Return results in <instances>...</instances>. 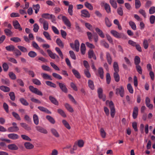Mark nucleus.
<instances>
[{
  "label": "nucleus",
  "mask_w": 155,
  "mask_h": 155,
  "mask_svg": "<svg viewBox=\"0 0 155 155\" xmlns=\"http://www.w3.org/2000/svg\"><path fill=\"white\" fill-rule=\"evenodd\" d=\"M107 104H109V106L110 110V115L112 117H114L115 113V110L114 108V104L112 101H107L106 102Z\"/></svg>",
  "instance_id": "nucleus-1"
},
{
  "label": "nucleus",
  "mask_w": 155,
  "mask_h": 155,
  "mask_svg": "<svg viewBox=\"0 0 155 155\" xmlns=\"http://www.w3.org/2000/svg\"><path fill=\"white\" fill-rule=\"evenodd\" d=\"M41 16L45 19H51V21L52 22H54L56 20L55 16L52 14L50 15L48 13H44Z\"/></svg>",
  "instance_id": "nucleus-2"
},
{
  "label": "nucleus",
  "mask_w": 155,
  "mask_h": 155,
  "mask_svg": "<svg viewBox=\"0 0 155 155\" xmlns=\"http://www.w3.org/2000/svg\"><path fill=\"white\" fill-rule=\"evenodd\" d=\"M124 87L123 86H120L116 89V94L117 95H119L121 97H122L124 96Z\"/></svg>",
  "instance_id": "nucleus-3"
},
{
  "label": "nucleus",
  "mask_w": 155,
  "mask_h": 155,
  "mask_svg": "<svg viewBox=\"0 0 155 155\" xmlns=\"http://www.w3.org/2000/svg\"><path fill=\"white\" fill-rule=\"evenodd\" d=\"M70 46L73 49L74 48L76 51L78 52L79 50L80 44L79 41L76 40L74 41V44L73 43H70Z\"/></svg>",
  "instance_id": "nucleus-4"
},
{
  "label": "nucleus",
  "mask_w": 155,
  "mask_h": 155,
  "mask_svg": "<svg viewBox=\"0 0 155 155\" xmlns=\"http://www.w3.org/2000/svg\"><path fill=\"white\" fill-rule=\"evenodd\" d=\"M56 83L58 84L62 92L65 93H67L68 92V89L66 87L65 84L64 83H61L58 81H57Z\"/></svg>",
  "instance_id": "nucleus-5"
},
{
  "label": "nucleus",
  "mask_w": 155,
  "mask_h": 155,
  "mask_svg": "<svg viewBox=\"0 0 155 155\" xmlns=\"http://www.w3.org/2000/svg\"><path fill=\"white\" fill-rule=\"evenodd\" d=\"M29 89L32 92L40 96H42L43 94L41 91L36 88H35L32 86H30L29 87Z\"/></svg>",
  "instance_id": "nucleus-6"
},
{
  "label": "nucleus",
  "mask_w": 155,
  "mask_h": 155,
  "mask_svg": "<svg viewBox=\"0 0 155 155\" xmlns=\"http://www.w3.org/2000/svg\"><path fill=\"white\" fill-rule=\"evenodd\" d=\"M47 52L49 57L52 59H59V56L55 53H53L50 50L48 49Z\"/></svg>",
  "instance_id": "nucleus-7"
},
{
  "label": "nucleus",
  "mask_w": 155,
  "mask_h": 155,
  "mask_svg": "<svg viewBox=\"0 0 155 155\" xmlns=\"http://www.w3.org/2000/svg\"><path fill=\"white\" fill-rule=\"evenodd\" d=\"M97 93L98 97L100 99H102L103 101H104L106 100V96L103 94V90L101 88H99L97 90Z\"/></svg>",
  "instance_id": "nucleus-8"
},
{
  "label": "nucleus",
  "mask_w": 155,
  "mask_h": 155,
  "mask_svg": "<svg viewBox=\"0 0 155 155\" xmlns=\"http://www.w3.org/2000/svg\"><path fill=\"white\" fill-rule=\"evenodd\" d=\"M35 128L38 131L41 133L44 134L48 133V131L47 130L41 126H36Z\"/></svg>",
  "instance_id": "nucleus-9"
},
{
  "label": "nucleus",
  "mask_w": 155,
  "mask_h": 155,
  "mask_svg": "<svg viewBox=\"0 0 155 155\" xmlns=\"http://www.w3.org/2000/svg\"><path fill=\"white\" fill-rule=\"evenodd\" d=\"M13 25L15 29H18L19 31H21L22 30V28L21 27L18 21L16 20L13 21Z\"/></svg>",
  "instance_id": "nucleus-10"
},
{
  "label": "nucleus",
  "mask_w": 155,
  "mask_h": 155,
  "mask_svg": "<svg viewBox=\"0 0 155 155\" xmlns=\"http://www.w3.org/2000/svg\"><path fill=\"white\" fill-rule=\"evenodd\" d=\"M62 19L65 24L68 27H70L71 23L68 19L65 16H62Z\"/></svg>",
  "instance_id": "nucleus-11"
},
{
  "label": "nucleus",
  "mask_w": 155,
  "mask_h": 155,
  "mask_svg": "<svg viewBox=\"0 0 155 155\" xmlns=\"http://www.w3.org/2000/svg\"><path fill=\"white\" fill-rule=\"evenodd\" d=\"M7 147L9 150H16L18 149V147L14 143L8 145Z\"/></svg>",
  "instance_id": "nucleus-12"
},
{
  "label": "nucleus",
  "mask_w": 155,
  "mask_h": 155,
  "mask_svg": "<svg viewBox=\"0 0 155 155\" xmlns=\"http://www.w3.org/2000/svg\"><path fill=\"white\" fill-rule=\"evenodd\" d=\"M8 137L9 138L13 140H17L19 137V136L17 134L14 133L10 134H8Z\"/></svg>",
  "instance_id": "nucleus-13"
},
{
  "label": "nucleus",
  "mask_w": 155,
  "mask_h": 155,
  "mask_svg": "<svg viewBox=\"0 0 155 155\" xmlns=\"http://www.w3.org/2000/svg\"><path fill=\"white\" fill-rule=\"evenodd\" d=\"M81 13L82 16L85 18H89L90 17V14L87 10L84 9L81 10Z\"/></svg>",
  "instance_id": "nucleus-14"
},
{
  "label": "nucleus",
  "mask_w": 155,
  "mask_h": 155,
  "mask_svg": "<svg viewBox=\"0 0 155 155\" xmlns=\"http://www.w3.org/2000/svg\"><path fill=\"white\" fill-rule=\"evenodd\" d=\"M88 57L89 58H93L94 60L96 59V57L95 55L94 54L93 51L91 49L89 50L88 52Z\"/></svg>",
  "instance_id": "nucleus-15"
},
{
  "label": "nucleus",
  "mask_w": 155,
  "mask_h": 155,
  "mask_svg": "<svg viewBox=\"0 0 155 155\" xmlns=\"http://www.w3.org/2000/svg\"><path fill=\"white\" fill-rule=\"evenodd\" d=\"M19 129L17 126H13L8 128L7 130L9 132H15L18 131Z\"/></svg>",
  "instance_id": "nucleus-16"
},
{
  "label": "nucleus",
  "mask_w": 155,
  "mask_h": 155,
  "mask_svg": "<svg viewBox=\"0 0 155 155\" xmlns=\"http://www.w3.org/2000/svg\"><path fill=\"white\" fill-rule=\"evenodd\" d=\"M138 109L137 107L134 108L132 114V116L134 119H135L137 117L138 115Z\"/></svg>",
  "instance_id": "nucleus-17"
},
{
  "label": "nucleus",
  "mask_w": 155,
  "mask_h": 155,
  "mask_svg": "<svg viewBox=\"0 0 155 155\" xmlns=\"http://www.w3.org/2000/svg\"><path fill=\"white\" fill-rule=\"evenodd\" d=\"M72 72L75 77L77 79H79L81 78L80 73L77 70L74 69H72Z\"/></svg>",
  "instance_id": "nucleus-18"
},
{
  "label": "nucleus",
  "mask_w": 155,
  "mask_h": 155,
  "mask_svg": "<svg viewBox=\"0 0 155 155\" xmlns=\"http://www.w3.org/2000/svg\"><path fill=\"white\" fill-rule=\"evenodd\" d=\"M106 58L107 62L108 64L110 65L112 63V58L110 54L108 52H106Z\"/></svg>",
  "instance_id": "nucleus-19"
},
{
  "label": "nucleus",
  "mask_w": 155,
  "mask_h": 155,
  "mask_svg": "<svg viewBox=\"0 0 155 155\" xmlns=\"http://www.w3.org/2000/svg\"><path fill=\"white\" fill-rule=\"evenodd\" d=\"M38 108L40 111L46 113L48 114H51V112L47 108L41 106H39Z\"/></svg>",
  "instance_id": "nucleus-20"
},
{
  "label": "nucleus",
  "mask_w": 155,
  "mask_h": 155,
  "mask_svg": "<svg viewBox=\"0 0 155 155\" xmlns=\"http://www.w3.org/2000/svg\"><path fill=\"white\" fill-rule=\"evenodd\" d=\"M41 74L42 77L43 78V79H45L48 80H52L51 76L47 74L42 73Z\"/></svg>",
  "instance_id": "nucleus-21"
},
{
  "label": "nucleus",
  "mask_w": 155,
  "mask_h": 155,
  "mask_svg": "<svg viewBox=\"0 0 155 155\" xmlns=\"http://www.w3.org/2000/svg\"><path fill=\"white\" fill-rule=\"evenodd\" d=\"M24 145L25 148L27 149H31L34 147V146L32 144L28 142L25 143Z\"/></svg>",
  "instance_id": "nucleus-22"
},
{
  "label": "nucleus",
  "mask_w": 155,
  "mask_h": 155,
  "mask_svg": "<svg viewBox=\"0 0 155 155\" xmlns=\"http://www.w3.org/2000/svg\"><path fill=\"white\" fill-rule=\"evenodd\" d=\"M95 31L102 38H104V34L103 31L99 28H96L95 29Z\"/></svg>",
  "instance_id": "nucleus-23"
},
{
  "label": "nucleus",
  "mask_w": 155,
  "mask_h": 155,
  "mask_svg": "<svg viewBox=\"0 0 155 155\" xmlns=\"http://www.w3.org/2000/svg\"><path fill=\"white\" fill-rule=\"evenodd\" d=\"M49 99L54 104L58 105V102L57 100L54 97L52 96H50L49 97Z\"/></svg>",
  "instance_id": "nucleus-24"
},
{
  "label": "nucleus",
  "mask_w": 155,
  "mask_h": 155,
  "mask_svg": "<svg viewBox=\"0 0 155 155\" xmlns=\"http://www.w3.org/2000/svg\"><path fill=\"white\" fill-rule=\"evenodd\" d=\"M21 126L27 130H31V127L29 126L28 124L25 123H20Z\"/></svg>",
  "instance_id": "nucleus-25"
},
{
  "label": "nucleus",
  "mask_w": 155,
  "mask_h": 155,
  "mask_svg": "<svg viewBox=\"0 0 155 155\" xmlns=\"http://www.w3.org/2000/svg\"><path fill=\"white\" fill-rule=\"evenodd\" d=\"M33 120L34 124L38 125L39 124V119L38 115L36 114H34L33 115Z\"/></svg>",
  "instance_id": "nucleus-26"
},
{
  "label": "nucleus",
  "mask_w": 155,
  "mask_h": 155,
  "mask_svg": "<svg viewBox=\"0 0 155 155\" xmlns=\"http://www.w3.org/2000/svg\"><path fill=\"white\" fill-rule=\"evenodd\" d=\"M86 47L84 44L82 43L81 45V51L82 54L84 55L85 53Z\"/></svg>",
  "instance_id": "nucleus-27"
},
{
  "label": "nucleus",
  "mask_w": 155,
  "mask_h": 155,
  "mask_svg": "<svg viewBox=\"0 0 155 155\" xmlns=\"http://www.w3.org/2000/svg\"><path fill=\"white\" fill-rule=\"evenodd\" d=\"M113 68L114 72H119V68L117 62L115 61L114 62Z\"/></svg>",
  "instance_id": "nucleus-28"
},
{
  "label": "nucleus",
  "mask_w": 155,
  "mask_h": 155,
  "mask_svg": "<svg viewBox=\"0 0 155 155\" xmlns=\"http://www.w3.org/2000/svg\"><path fill=\"white\" fill-rule=\"evenodd\" d=\"M56 43L60 47L63 48L64 45L62 41L59 38H58L56 40Z\"/></svg>",
  "instance_id": "nucleus-29"
},
{
  "label": "nucleus",
  "mask_w": 155,
  "mask_h": 155,
  "mask_svg": "<svg viewBox=\"0 0 155 155\" xmlns=\"http://www.w3.org/2000/svg\"><path fill=\"white\" fill-rule=\"evenodd\" d=\"M55 50L58 54L59 56L62 59H63L64 58L63 54L60 49L59 48L56 47L55 48Z\"/></svg>",
  "instance_id": "nucleus-30"
},
{
  "label": "nucleus",
  "mask_w": 155,
  "mask_h": 155,
  "mask_svg": "<svg viewBox=\"0 0 155 155\" xmlns=\"http://www.w3.org/2000/svg\"><path fill=\"white\" fill-rule=\"evenodd\" d=\"M98 73L100 78L103 79L104 78V71L102 68L101 67L98 68Z\"/></svg>",
  "instance_id": "nucleus-31"
},
{
  "label": "nucleus",
  "mask_w": 155,
  "mask_h": 155,
  "mask_svg": "<svg viewBox=\"0 0 155 155\" xmlns=\"http://www.w3.org/2000/svg\"><path fill=\"white\" fill-rule=\"evenodd\" d=\"M19 101L21 104L23 105L27 106L29 105V103L24 98H21L19 99Z\"/></svg>",
  "instance_id": "nucleus-32"
},
{
  "label": "nucleus",
  "mask_w": 155,
  "mask_h": 155,
  "mask_svg": "<svg viewBox=\"0 0 155 155\" xmlns=\"http://www.w3.org/2000/svg\"><path fill=\"white\" fill-rule=\"evenodd\" d=\"M51 131L52 134L56 137H59V135L57 131L54 128H51Z\"/></svg>",
  "instance_id": "nucleus-33"
},
{
  "label": "nucleus",
  "mask_w": 155,
  "mask_h": 155,
  "mask_svg": "<svg viewBox=\"0 0 155 155\" xmlns=\"http://www.w3.org/2000/svg\"><path fill=\"white\" fill-rule=\"evenodd\" d=\"M129 24L132 29L134 30H136V26L135 23L134 22L131 21H129Z\"/></svg>",
  "instance_id": "nucleus-34"
},
{
  "label": "nucleus",
  "mask_w": 155,
  "mask_h": 155,
  "mask_svg": "<svg viewBox=\"0 0 155 155\" xmlns=\"http://www.w3.org/2000/svg\"><path fill=\"white\" fill-rule=\"evenodd\" d=\"M45 83L48 86H49L51 87L56 88L57 87L55 84L50 81H45Z\"/></svg>",
  "instance_id": "nucleus-35"
},
{
  "label": "nucleus",
  "mask_w": 155,
  "mask_h": 155,
  "mask_svg": "<svg viewBox=\"0 0 155 155\" xmlns=\"http://www.w3.org/2000/svg\"><path fill=\"white\" fill-rule=\"evenodd\" d=\"M0 89L5 92H8L10 90L9 87L3 85L0 87Z\"/></svg>",
  "instance_id": "nucleus-36"
},
{
  "label": "nucleus",
  "mask_w": 155,
  "mask_h": 155,
  "mask_svg": "<svg viewBox=\"0 0 155 155\" xmlns=\"http://www.w3.org/2000/svg\"><path fill=\"white\" fill-rule=\"evenodd\" d=\"M110 32L114 37L117 38H119L120 33H119L115 30H111Z\"/></svg>",
  "instance_id": "nucleus-37"
},
{
  "label": "nucleus",
  "mask_w": 155,
  "mask_h": 155,
  "mask_svg": "<svg viewBox=\"0 0 155 155\" xmlns=\"http://www.w3.org/2000/svg\"><path fill=\"white\" fill-rule=\"evenodd\" d=\"M6 49L9 51H13L15 49V47L13 45H10L5 47Z\"/></svg>",
  "instance_id": "nucleus-38"
},
{
  "label": "nucleus",
  "mask_w": 155,
  "mask_h": 155,
  "mask_svg": "<svg viewBox=\"0 0 155 155\" xmlns=\"http://www.w3.org/2000/svg\"><path fill=\"white\" fill-rule=\"evenodd\" d=\"M118 73V72H114L113 74L115 80L117 82H118L120 80V76Z\"/></svg>",
  "instance_id": "nucleus-39"
},
{
  "label": "nucleus",
  "mask_w": 155,
  "mask_h": 155,
  "mask_svg": "<svg viewBox=\"0 0 155 155\" xmlns=\"http://www.w3.org/2000/svg\"><path fill=\"white\" fill-rule=\"evenodd\" d=\"M12 114L16 120H21V117L19 114L15 112H13L12 113Z\"/></svg>",
  "instance_id": "nucleus-40"
},
{
  "label": "nucleus",
  "mask_w": 155,
  "mask_h": 155,
  "mask_svg": "<svg viewBox=\"0 0 155 155\" xmlns=\"http://www.w3.org/2000/svg\"><path fill=\"white\" fill-rule=\"evenodd\" d=\"M11 29L6 28L4 30L5 34L8 36H11L12 34V32L11 31Z\"/></svg>",
  "instance_id": "nucleus-41"
},
{
  "label": "nucleus",
  "mask_w": 155,
  "mask_h": 155,
  "mask_svg": "<svg viewBox=\"0 0 155 155\" xmlns=\"http://www.w3.org/2000/svg\"><path fill=\"white\" fill-rule=\"evenodd\" d=\"M46 118L51 124H54L55 123L54 120L51 116L49 115H47L46 116Z\"/></svg>",
  "instance_id": "nucleus-42"
},
{
  "label": "nucleus",
  "mask_w": 155,
  "mask_h": 155,
  "mask_svg": "<svg viewBox=\"0 0 155 155\" xmlns=\"http://www.w3.org/2000/svg\"><path fill=\"white\" fill-rule=\"evenodd\" d=\"M88 85L89 87L92 90L94 88V87L93 82L91 80H89L88 81Z\"/></svg>",
  "instance_id": "nucleus-43"
},
{
  "label": "nucleus",
  "mask_w": 155,
  "mask_h": 155,
  "mask_svg": "<svg viewBox=\"0 0 155 155\" xmlns=\"http://www.w3.org/2000/svg\"><path fill=\"white\" fill-rule=\"evenodd\" d=\"M140 61V58L139 56H136L134 58V63L136 65H139Z\"/></svg>",
  "instance_id": "nucleus-44"
},
{
  "label": "nucleus",
  "mask_w": 155,
  "mask_h": 155,
  "mask_svg": "<svg viewBox=\"0 0 155 155\" xmlns=\"http://www.w3.org/2000/svg\"><path fill=\"white\" fill-rule=\"evenodd\" d=\"M28 55L30 57L34 58L37 55L36 53L33 51H31L29 52L28 54Z\"/></svg>",
  "instance_id": "nucleus-45"
},
{
  "label": "nucleus",
  "mask_w": 155,
  "mask_h": 155,
  "mask_svg": "<svg viewBox=\"0 0 155 155\" xmlns=\"http://www.w3.org/2000/svg\"><path fill=\"white\" fill-rule=\"evenodd\" d=\"M64 106L67 110L70 112H73V109L69 104L66 103L65 104Z\"/></svg>",
  "instance_id": "nucleus-46"
},
{
  "label": "nucleus",
  "mask_w": 155,
  "mask_h": 155,
  "mask_svg": "<svg viewBox=\"0 0 155 155\" xmlns=\"http://www.w3.org/2000/svg\"><path fill=\"white\" fill-rule=\"evenodd\" d=\"M73 6L72 5H69L68 9V12L69 15L71 16L73 15Z\"/></svg>",
  "instance_id": "nucleus-47"
},
{
  "label": "nucleus",
  "mask_w": 155,
  "mask_h": 155,
  "mask_svg": "<svg viewBox=\"0 0 155 155\" xmlns=\"http://www.w3.org/2000/svg\"><path fill=\"white\" fill-rule=\"evenodd\" d=\"M10 39L11 41H12L15 43H17L21 41V39L18 37H12Z\"/></svg>",
  "instance_id": "nucleus-48"
},
{
  "label": "nucleus",
  "mask_w": 155,
  "mask_h": 155,
  "mask_svg": "<svg viewBox=\"0 0 155 155\" xmlns=\"http://www.w3.org/2000/svg\"><path fill=\"white\" fill-rule=\"evenodd\" d=\"M84 5L85 6L91 10H93V7L92 5L90 3H89L88 2H86L84 3Z\"/></svg>",
  "instance_id": "nucleus-49"
},
{
  "label": "nucleus",
  "mask_w": 155,
  "mask_h": 155,
  "mask_svg": "<svg viewBox=\"0 0 155 155\" xmlns=\"http://www.w3.org/2000/svg\"><path fill=\"white\" fill-rule=\"evenodd\" d=\"M105 21L106 26L108 27H110L111 25V24L107 17H105Z\"/></svg>",
  "instance_id": "nucleus-50"
},
{
  "label": "nucleus",
  "mask_w": 155,
  "mask_h": 155,
  "mask_svg": "<svg viewBox=\"0 0 155 155\" xmlns=\"http://www.w3.org/2000/svg\"><path fill=\"white\" fill-rule=\"evenodd\" d=\"M110 2L114 8L116 9L117 8V4L115 0H110Z\"/></svg>",
  "instance_id": "nucleus-51"
},
{
  "label": "nucleus",
  "mask_w": 155,
  "mask_h": 155,
  "mask_svg": "<svg viewBox=\"0 0 155 155\" xmlns=\"http://www.w3.org/2000/svg\"><path fill=\"white\" fill-rule=\"evenodd\" d=\"M143 44V47L145 49H146L148 48L149 44L147 40L146 39H144Z\"/></svg>",
  "instance_id": "nucleus-52"
},
{
  "label": "nucleus",
  "mask_w": 155,
  "mask_h": 155,
  "mask_svg": "<svg viewBox=\"0 0 155 155\" xmlns=\"http://www.w3.org/2000/svg\"><path fill=\"white\" fill-rule=\"evenodd\" d=\"M52 75L54 78L58 80H61L62 78L60 75L55 73H53Z\"/></svg>",
  "instance_id": "nucleus-53"
},
{
  "label": "nucleus",
  "mask_w": 155,
  "mask_h": 155,
  "mask_svg": "<svg viewBox=\"0 0 155 155\" xmlns=\"http://www.w3.org/2000/svg\"><path fill=\"white\" fill-rule=\"evenodd\" d=\"M43 34L47 39L49 40H51L50 36L48 32L44 31L43 32Z\"/></svg>",
  "instance_id": "nucleus-54"
},
{
  "label": "nucleus",
  "mask_w": 155,
  "mask_h": 155,
  "mask_svg": "<svg viewBox=\"0 0 155 155\" xmlns=\"http://www.w3.org/2000/svg\"><path fill=\"white\" fill-rule=\"evenodd\" d=\"M17 47L21 51L23 52H27V48L22 46L18 45Z\"/></svg>",
  "instance_id": "nucleus-55"
},
{
  "label": "nucleus",
  "mask_w": 155,
  "mask_h": 155,
  "mask_svg": "<svg viewBox=\"0 0 155 155\" xmlns=\"http://www.w3.org/2000/svg\"><path fill=\"white\" fill-rule=\"evenodd\" d=\"M1 81L3 84H5L7 85H9L10 83L9 80L7 78L2 79Z\"/></svg>",
  "instance_id": "nucleus-56"
},
{
  "label": "nucleus",
  "mask_w": 155,
  "mask_h": 155,
  "mask_svg": "<svg viewBox=\"0 0 155 155\" xmlns=\"http://www.w3.org/2000/svg\"><path fill=\"white\" fill-rule=\"evenodd\" d=\"M135 4L136 9L139 8L141 6L140 2L139 0H135Z\"/></svg>",
  "instance_id": "nucleus-57"
},
{
  "label": "nucleus",
  "mask_w": 155,
  "mask_h": 155,
  "mask_svg": "<svg viewBox=\"0 0 155 155\" xmlns=\"http://www.w3.org/2000/svg\"><path fill=\"white\" fill-rule=\"evenodd\" d=\"M128 90L129 92L131 94H133L134 92L133 87L130 84H128L127 86Z\"/></svg>",
  "instance_id": "nucleus-58"
},
{
  "label": "nucleus",
  "mask_w": 155,
  "mask_h": 155,
  "mask_svg": "<svg viewBox=\"0 0 155 155\" xmlns=\"http://www.w3.org/2000/svg\"><path fill=\"white\" fill-rule=\"evenodd\" d=\"M9 95L10 97V99L12 101H14L15 99V93L13 92H11L9 93Z\"/></svg>",
  "instance_id": "nucleus-59"
},
{
  "label": "nucleus",
  "mask_w": 155,
  "mask_h": 155,
  "mask_svg": "<svg viewBox=\"0 0 155 155\" xmlns=\"http://www.w3.org/2000/svg\"><path fill=\"white\" fill-rule=\"evenodd\" d=\"M8 75L9 77L12 80H15L16 79V76L13 72H9Z\"/></svg>",
  "instance_id": "nucleus-60"
},
{
  "label": "nucleus",
  "mask_w": 155,
  "mask_h": 155,
  "mask_svg": "<svg viewBox=\"0 0 155 155\" xmlns=\"http://www.w3.org/2000/svg\"><path fill=\"white\" fill-rule=\"evenodd\" d=\"M136 68L137 71L138 72V73L139 74H142V70L141 66L140 65H136Z\"/></svg>",
  "instance_id": "nucleus-61"
},
{
  "label": "nucleus",
  "mask_w": 155,
  "mask_h": 155,
  "mask_svg": "<svg viewBox=\"0 0 155 155\" xmlns=\"http://www.w3.org/2000/svg\"><path fill=\"white\" fill-rule=\"evenodd\" d=\"M14 53L15 54L16 56H20L21 54V52L18 49L15 48L13 51Z\"/></svg>",
  "instance_id": "nucleus-62"
},
{
  "label": "nucleus",
  "mask_w": 155,
  "mask_h": 155,
  "mask_svg": "<svg viewBox=\"0 0 155 155\" xmlns=\"http://www.w3.org/2000/svg\"><path fill=\"white\" fill-rule=\"evenodd\" d=\"M58 112L63 117H66V114L65 113L64 111L62 109H58Z\"/></svg>",
  "instance_id": "nucleus-63"
},
{
  "label": "nucleus",
  "mask_w": 155,
  "mask_h": 155,
  "mask_svg": "<svg viewBox=\"0 0 155 155\" xmlns=\"http://www.w3.org/2000/svg\"><path fill=\"white\" fill-rule=\"evenodd\" d=\"M105 10L107 13H110L111 12L110 8L108 4H106L104 7Z\"/></svg>",
  "instance_id": "nucleus-64"
}]
</instances>
